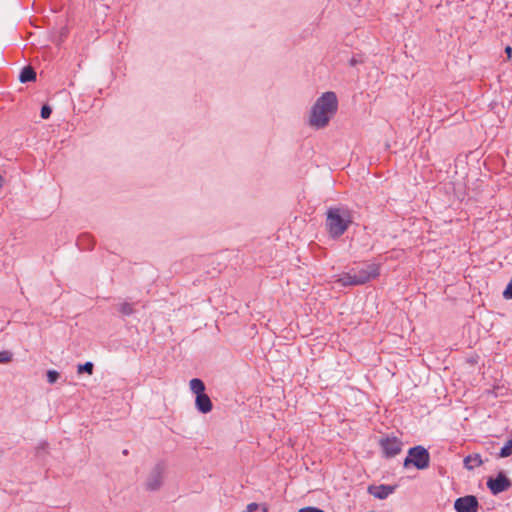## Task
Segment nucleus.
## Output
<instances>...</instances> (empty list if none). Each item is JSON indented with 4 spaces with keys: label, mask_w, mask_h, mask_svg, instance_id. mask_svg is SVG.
Wrapping results in <instances>:
<instances>
[{
    "label": "nucleus",
    "mask_w": 512,
    "mask_h": 512,
    "mask_svg": "<svg viewBox=\"0 0 512 512\" xmlns=\"http://www.w3.org/2000/svg\"><path fill=\"white\" fill-rule=\"evenodd\" d=\"M338 111V98L335 92H324L313 104L309 115V124L315 129L328 126Z\"/></svg>",
    "instance_id": "f257e3e1"
},
{
    "label": "nucleus",
    "mask_w": 512,
    "mask_h": 512,
    "mask_svg": "<svg viewBox=\"0 0 512 512\" xmlns=\"http://www.w3.org/2000/svg\"><path fill=\"white\" fill-rule=\"evenodd\" d=\"M325 216V230L334 240L344 235L353 223V211L346 205L330 206Z\"/></svg>",
    "instance_id": "f03ea898"
},
{
    "label": "nucleus",
    "mask_w": 512,
    "mask_h": 512,
    "mask_svg": "<svg viewBox=\"0 0 512 512\" xmlns=\"http://www.w3.org/2000/svg\"><path fill=\"white\" fill-rule=\"evenodd\" d=\"M430 462L429 450L422 445H415L408 449L402 465L404 469L415 468L422 471L429 468Z\"/></svg>",
    "instance_id": "7ed1b4c3"
},
{
    "label": "nucleus",
    "mask_w": 512,
    "mask_h": 512,
    "mask_svg": "<svg viewBox=\"0 0 512 512\" xmlns=\"http://www.w3.org/2000/svg\"><path fill=\"white\" fill-rule=\"evenodd\" d=\"M378 445L381 449L382 457L391 459L402 452L404 443L394 434H383L378 439Z\"/></svg>",
    "instance_id": "20e7f679"
},
{
    "label": "nucleus",
    "mask_w": 512,
    "mask_h": 512,
    "mask_svg": "<svg viewBox=\"0 0 512 512\" xmlns=\"http://www.w3.org/2000/svg\"><path fill=\"white\" fill-rule=\"evenodd\" d=\"M165 473L166 464L164 461H159L148 473L144 482V489L149 492L159 491L164 484Z\"/></svg>",
    "instance_id": "39448f33"
},
{
    "label": "nucleus",
    "mask_w": 512,
    "mask_h": 512,
    "mask_svg": "<svg viewBox=\"0 0 512 512\" xmlns=\"http://www.w3.org/2000/svg\"><path fill=\"white\" fill-rule=\"evenodd\" d=\"M486 485L491 494L496 496L509 490L512 486V481L506 473L501 470L495 477H488Z\"/></svg>",
    "instance_id": "423d86ee"
},
{
    "label": "nucleus",
    "mask_w": 512,
    "mask_h": 512,
    "mask_svg": "<svg viewBox=\"0 0 512 512\" xmlns=\"http://www.w3.org/2000/svg\"><path fill=\"white\" fill-rule=\"evenodd\" d=\"M453 508L456 512H478L480 503L475 495L469 494L455 499Z\"/></svg>",
    "instance_id": "0eeeda50"
},
{
    "label": "nucleus",
    "mask_w": 512,
    "mask_h": 512,
    "mask_svg": "<svg viewBox=\"0 0 512 512\" xmlns=\"http://www.w3.org/2000/svg\"><path fill=\"white\" fill-rule=\"evenodd\" d=\"M381 265L377 263H369L365 268H361L355 275L359 285H364L380 275Z\"/></svg>",
    "instance_id": "6e6552de"
},
{
    "label": "nucleus",
    "mask_w": 512,
    "mask_h": 512,
    "mask_svg": "<svg viewBox=\"0 0 512 512\" xmlns=\"http://www.w3.org/2000/svg\"><path fill=\"white\" fill-rule=\"evenodd\" d=\"M398 488V485H387V484H380V485H369L368 486V493L379 500L386 499L390 494H393L396 489Z\"/></svg>",
    "instance_id": "1a4fd4ad"
},
{
    "label": "nucleus",
    "mask_w": 512,
    "mask_h": 512,
    "mask_svg": "<svg viewBox=\"0 0 512 512\" xmlns=\"http://www.w3.org/2000/svg\"><path fill=\"white\" fill-rule=\"evenodd\" d=\"M195 407L198 412L207 414L212 411L213 403L210 397L206 393H203L195 396Z\"/></svg>",
    "instance_id": "9d476101"
},
{
    "label": "nucleus",
    "mask_w": 512,
    "mask_h": 512,
    "mask_svg": "<svg viewBox=\"0 0 512 512\" xmlns=\"http://www.w3.org/2000/svg\"><path fill=\"white\" fill-rule=\"evenodd\" d=\"M76 245L80 250L91 251L94 248L95 240L91 234L85 232L78 236Z\"/></svg>",
    "instance_id": "9b49d317"
},
{
    "label": "nucleus",
    "mask_w": 512,
    "mask_h": 512,
    "mask_svg": "<svg viewBox=\"0 0 512 512\" xmlns=\"http://www.w3.org/2000/svg\"><path fill=\"white\" fill-rule=\"evenodd\" d=\"M464 467L467 470H474L483 464L481 455L478 453L469 454L463 460Z\"/></svg>",
    "instance_id": "f8f14e48"
},
{
    "label": "nucleus",
    "mask_w": 512,
    "mask_h": 512,
    "mask_svg": "<svg viewBox=\"0 0 512 512\" xmlns=\"http://www.w3.org/2000/svg\"><path fill=\"white\" fill-rule=\"evenodd\" d=\"M21 83L33 82L36 80V71L31 65L24 66L19 73Z\"/></svg>",
    "instance_id": "ddd939ff"
},
{
    "label": "nucleus",
    "mask_w": 512,
    "mask_h": 512,
    "mask_svg": "<svg viewBox=\"0 0 512 512\" xmlns=\"http://www.w3.org/2000/svg\"><path fill=\"white\" fill-rule=\"evenodd\" d=\"M335 282L343 287L359 286L357 278L351 273H343Z\"/></svg>",
    "instance_id": "4468645a"
},
{
    "label": "nucleus",
    "mask_w": 512,
    "mask_h": 512,
    "mask_svg": "<svg viewBox=\"0 0 512 512\" xmlns=\"http://www.w3.org/2000/svg\"><path fill=\"white\" fill-rule=\"evenodd\" d=\"M190 390L195 396L205 393L206 386L202 379L193 378L189 382Z\"/></svg>",
    "instance_id": "2eb2a0df"
},
{
    "label": "nucleus",
    "mask_w": 512,
    "mask_h": 512,
    "mask_svg": "<svg viewBox=\"0 0 512 512\" xmlns=\"http://www.w3.org/2000/svg\"><path fill=\"white\" fill-rule=\"evenodd\" d=\"M512 455V437L506 441L498 452V457L507 458Z\"/></svg>",
    "instance_id": "dca6fc26"
},
{
    "label": "nucleus",
    "mask_w": 512,
    "mask_h": 512,
    "mask_svg": "<svg viewBox=\"0 0 512 512\" xmlns=\"http://www.w3.org/2000/svg\"><path fill=\"white\" fill-rule=\"evenodd\" d=\"M93 371H94V364L93 362H90V361H87L83 364H79L77 366V373L78 374H89V375H92L93 374Z\"/></svg>",
    "instance_id": "f3484780"
},
{
    "label": "nucleus",
    "mask_w": 512,
    "mask_h": 512,
    "mask_svg": "<svg viewBox=\"0 0 512 512\" xmlns=\"http://www.w3.org/2000/svg\"><path fill=\"white\" fill-rule=\"evenodd\" d=\"M118 311L123 316H130L134 313L133 305L128 302L121 303L118 306Z\"/></svg>",
    "instance_id": "a211bd4d"
},
{
    "label": "nucleus",
    "mask_w": 512,
    "mask_h": 512,
    "mask_svg": "<svg viewBox=\"0 0 512 512\" xmlns=\"http://www.w3.org/2000/svg\"><path fill=\"white\" fill-rule=\"evenodd\" d=\"M47 382L49 384H54L60 378V373L56 370L50 369L46 372Z\"/></svg>",
    "instance_id": "6ab92c4d"
},
{
    "label": "nucleus",
    "mask_w": 512,
    "mask_h": 512,
    "mask_svg": "<svg viewBox=\"0 0 512 512\" xmlns=\"http://www.w3.org/2000/svg\"><path fill=\"white\" fill-rule=\"evenodd\" d=\"M13 359V353L9 350L0 351V364H7Z\"/></svg>",
    "instance_id": "aec40b11"
},
{
    "label": "nucleus",
    "mask_w": 512,
    "mask_h": 512,
    "mask_svg": "<svg viewBox=\"0 0 512 512\" xmlns=\"http://www.w3.org/2000/svg\"><path fill=\"white\" fill-rule=\"evenodd\" d=\"M52 114V107L49 104H43L40 110V117L44 120L49 119Z\"/></svg>",
    "instance_id": "412c9836"
},
{
    "label": "nucleus",
    "mask_w": 512,
    "mask_h": 512,
    "mask_svg": "<svg viewBox=\"0 0 512 512\" xmlns=\"http://www.w3.org/2000/svg\"><path fill=\"white\" fill-rule=\"evenodd\" d=\"M48 446H49L48 442H46V441L40 442L36 447L37 457L42 458L43 454L47 452Z\"/></svg>",
    "instance_id": "4be33fe9"
},
{
    "label": "nucleus",
    "mask_w": 512,
    "mask_h": 512,
    "mask_svg": "<svg viewBox=\"0 0 512 512\" xmlns=\"http://www.w3.org/2000/svg\"><path fill=\"white\" fill-rule=\"evenodd\" d=\"M502 295H503V298L506 300L512 299V276H511V279L509 280L506 288L504 289Z\"/></svg>",
    "instance_id": "5701e85b"
},
{
    "label": "nucleus",
    "mask_w": 512,
    "mask_h": 512,
    "mask_svg": "<svg viewBox=\"0 0 512 512\" xmlns=\"http://www.w3.org/2000/svg\"><path fill=\"white\" fill-rule=\"evenodd\" d=\"M364 62V59H363V56L362 55H353L350 59H349V65L351 67H355L357 66L358 64H362Z\"/></svg>",
    "instance_id": "b1692460"
},
{
    "label": "nucleus",
    "mask_w": 512,
    "mask_h": 512,
    "mask_svg": "<svg viewBox=\"0 0 512 512\" xmlns=\"http://www.w3.org/2000/svg\"><path fill=\"white\" fill-rule=\"evenodd\" d=\"M298 512H324L322 509L314 506H307L299 509Z\"/></svg>",
    "instance_id": "393cba45"
},
{
    "label": "nucleus",
    "mask_w": 512,
    "mask_h": 512,
    "mask_svg": "<svg viewBox=\"0 0 512 512\" xmlns=\"http://www.w3.org/2000/svg\"><path fill=\"white\" fill-rule=\"evenodd\" d=\"M259 508V504L253 502L247 505L245 512H256Z\"/></svg>",
    "instance_id": "a878e982"
},
{
    "label": "nucleus",
    "mask_w": 512,
    "mask_h": 512,
    "mask_svg": "<svg viewBox=\"0 0 512 512\" xmlns=\"http://www.w3.org/2000/svg\"><path fill=\"white\" fill-rule=\"evenodd\" d=\"M505 54H506V57H507V60H510L511 57H512V47L507 45L505 47V50H504Z\"/></svg>",
    "instance_id": "bb28decb"
},
{
    "label": "nucleus",
    "mask_w": 512,
    "mask_h": 512,
    "mask_svg": "<svg viewBox=\"0 0 512 512\" xmlns=\"http://www.w3.org/2000/svg\"><path fill=\"white\" fill-rule=\"evenodd\" d=\"M123 454L127 455L128 454V450L127 449L123 450Z\"/></svg>",
    "instance_id": "cd10ccee"
}]
</instances>
